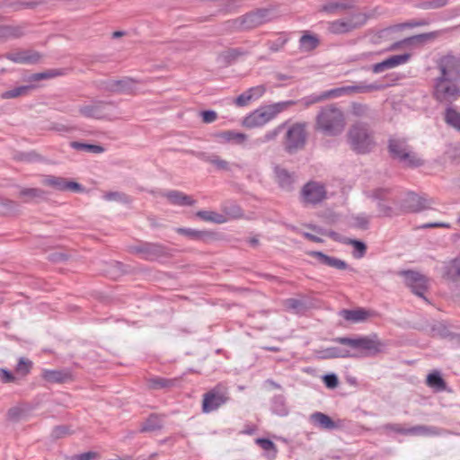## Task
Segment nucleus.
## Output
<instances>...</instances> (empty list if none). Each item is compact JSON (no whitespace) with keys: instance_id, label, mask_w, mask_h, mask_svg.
Listing matches in <instances>:
<instances>
[{"instance_id":"1","label":"nucleus","mask_w":460,"mask_h":460,"mask_svg":"<svg viewBox=\"0 0 460 460\" xmlns=\"http://www.w3.org/2000/svg\"><path fill=\"white\" fill-rule=\"evenodd\" d=\"M438 75L433 79L432 95L439 102L452 103L460 96V57L452 51L436 61Z\"/></svg>"},{"instance_id":"2","label":"nucleus","mask_w":460,"mask_h":460,"mask_svg":"<svg viewBox=\"0 0 460 460\" xmlns=\"http://www.w3.org/2000/svg\"><path fill=\"white\" fill-rule=\"evenodd\" d=\"M333 341L345 345L350 349L341 347H329L319 352L320 358L331 359L375 356L380 353L384 348V343L378 340L376 334L357 338L337 337L333 339Z\"/></svg>"},{"instance_id":"3","label":"nucleus","mask_w":460,"mask_h":460,"mask_svg":"<svg viewBox=\"0 0 460 460\" xmlns=\"http://www.w3.org/2000/svg\"><path fill=\"white\" fill-rule=\"evenodd\" d=\"M344 112L336 104H328L320 109L314 123V129L327 137H338L346 128Z\"/></svg>"},{"instance_id":"4","label":"nucleus","mask_w":460,"mask_h":460,"mask_svg":"<svg viewBox=\"0 0 460 460\" xmlns=\"http://www.w3.org/2000/svg\"><path fill=\"white\" fill-rule=\"evenodd\" d=\"M387 151L390 157L402 164V167L418 168L424 164V160L418 155L405 137H389Z\"/></svg>"},{"instance_id":"5","label":"nucleus","mask_w":460,"mask_h":460,"mask_svg":"<svg viewBox=\"0 0 460 460\" xmlns=\"http://www.w3.org/2000/svg\"><path fill=\"white\" fill-rule=\"evenodd\" d=\"M350 149L358 155H367L376 146L375 132L367 123L358 121L350 126L347 133Z\"/></svg>"},{"instance_id":"6","label":"nucleus","mask_w":460,"mask_h":460,"mask_svg":"<svg viewBox=\"0 0 460 460\" xmlns=\"http://www.w3.org/2000/svg\"><path fill=\"white\" fill-rule=\"evenodd\" d=\"M385 88V84L374 83L370 84H366L360 83L356 85H347L341 86L334 89H331L328 91H324L320 94H312L310 96L305 97L303 101L305 106H310L312 104L323 102L331 98H337L342 95H348L352 93H370L374 91H380Z\"/></svg>"},{"instance_id":"7","label":"nucleus","mask_w":460,"mask_h":460,"mask_svg":"<svg viewBox=\"0 0 460 460\" xmlns=\"http://www.w3.org/2000/svg\"><path fill=\"white\" fill-rule=\"evenodd\" d=\"M286 132L282 139V146L288 155H295L305 149L307 140V123L296 122L286 127Z\"/></svg>"},{"instance_id":"8","label":"nucleus","mask_w":460,"mask_h":460,"mask_svg":"<svg viewBox=\"0 0 460 460\" xmlns=\"http://www.w3.org/2000/svg\"><path fill=\"white\" fill-rule=\"evenodd\" d=\"M115 102L112 101L93 100L79 107L78 112L87 119L100 120H113L117 117L114 114Z\"/></svg>"},{"instance_id":"9","label":"nucleus","mask_w":460,"mask_h":460,"mask_svg":"<svg viewBox=\"0 0 460 460\" xmlns=\"http://www.w3.org/2000/svg\"><path fill=\"white\" fill-rule=\"evenodd\" d=\"M368 20L364 13H355L348 17L340 18L327 22V31L331 34H349L363 27Z\"/></svg>"},{"instance_id":"10","label":"nucleus","mask_w":460,"mask_h":460,"mask_svg":"<svg viewBox=\"0 0 460 460\" xmlns=\"http://www.w3.org/2000/svg\"><path fill=\"white\" fill-rule=\"evenodd\" d=\"M128 252L140 255L142 259L149 261L171 256V249L160 243L139 242L129 246Z\"/></svg>"},{"instance_id":"11","label":"nucleus","mask_w":460,"mask_h":460,"mask_svg":"<svg viewBox=\"0 0 460 460\" xmlns=\"http://www.w3.org/2000/svg\"><path fill=\"white\" fill-rule=\"evenodd\" d=\"M229 400L227 388L222 384L217 385L203 394L202 411L212 412L224 405Z\"/></svg>"},{"instance_id":"12","label":"nucleus","mask_w":460,"mask_h":460,"mask_svg":"<svg viewBox=\"0 0 460 460\" xmlns=\"http://www.w3.org/2000/svg\"><path fill=\"white\" fill-rule=\"evenodd\" d=\"M381 429L385 432H394L402 435H423V436H439L443 430L435 426L417 425L411 428H403L398 423H387L381 427Z\"/></svg>"},{"instance_id":"13","label":"nucleus","mask_w":460,"mask_h":460,"mask_svg":"<svg viewBox=\"0 0 460 460\" xmlns=\"http://www.w3.org/2000/svg\"><path fill=\"white\" fill-rule=\"evenodd\" d=\"M325 186L318 181L306 182L300 192L301 202L305 205H317L326 199Z\"/></svg>"},{"instance_id":"14","label":"nucleus","mask_w":460,"mask_h":460,"mask_svg":"<svg viewBox=\"0 0 460 460\" xmlns=\"http://www.w3.org/2000/svg\"><path fill=\"white\" fill-rule=\"evenodd\" d=\"M41 183L42 185L49 187L57 191H84V187L80 183L61 176L51 174L43 175Z\"/></svg>"},{"instance_id":"15","label":"nucleus","mask_w":460,"mask_h":460,"mask_svg":"<svg viewBox=\"0 0 460 460\" xmlns=\"http://www.w3.org/2000/svg\"><path fill=\"white\" fill-rule=\"evenodd\" d=\"M432 203V199H428L425 196H420L414 192H409L399 204L400 214L418 213L430 208V205Z\"/></svg>"},{"instance_id":"16","label":"nucleus","mask_w":460,"mask_h":460,"mask_svg":"<svg viewBox=\"0 0 460 460\" xmlns=\"http://www.w3.org/2000/svg\"><path fill=\"white\" fill-rule=\"evenodd\" d=\"M405 278V283L413 294L427 300L424 294L428 289L426 278L413 270H404L401 273Z\"/></svg>"},{"instance_id":"17","label":"nucleus","mask_w":460,"mask_h":460,"mask_svg":"<svg viewBox=\"0 0 460 460\" xmlns=\"http://www.w3.org/2000/svg\"><path fill=\"white\" fill-rule=\"evenodd\" d=\"M270 11L268 9H256L249 12L242 17L243 28L244 31L252 30L259 27L270 20Z\"/></svg>"},{"instance_id":"18","label":"nucleus","mask_w":460,"mask_h":460,"mask_svg":"<svg viewBox=\"0 0 460 460\" xmlns=\"http://www.w3.org/2000/svg\"><path fill=\"white\" fill-rule=\"evenodd\" d=\"M274 111L269 106L255 110L243 119V125L247 128L261 127L274 119Z\"/></svg>"},{"instance_id":"19","label":"nucleus","mask_w":460,"mask_h":460,"mask_svg":"<svg viewBox=\"0 0 460 460\" xmlns=\"http://www.w3.org/2000/svg\"><path fill=\"white\" fill-rule=\"evenodd\" d=\"M185 153L195 155L200 160L214 165L218 171L230 172L232 167L240 168L239 164H230L226 160L222 159L220 156L215 154L208 155L204 152H195L193 150H186Z\"/></svg>"},{"instance_id":"20","label":"nucleus","mask_w":460,"mask_h":460,"mask_svg":"<svg viewBox=\"0 0 460 460\" xmlns=\"http://www.w3.org/2000/svg\"><path fill=\"white\" fill-rule=\"evenodd\" d=\"M5 58L14 63L19 64H37L41 58L42 55L36 50H20L15 52H8Z\"/></svg>"},{"instance_id":"21","label":"nucleus","mask_w":460,"mask_h":460,"mask_svg":"<svg viewBox=\"0 0 460 460\" xmlns=\"http://www.w3.org/2000/svg\"><path fill=\"white\" fill-rule=\"evenodd\" d=\"M355 7L356 2L354 0H326L319 11L328 14H335Z\"/></svg>"},{"instance_id":"22","label":"nucleus","mask_w":460,"mask_h":460,"mask_svg":"<svg viewBox=\"0 0 460 460\" xmlns=\"http://www.w3.org/2000/svg\"><path fill=\"white\" fill-rule=\"evenodd\" d=\"M308 254L315 259L323 265H327L329 267L340 270H345L349 269L348 263L336 257L329 256L323 252L319 251H312L309 252Z\"/></svg>"},{"instance_id":"23","label":"nucleus","mask_w":460,"mask_h":460,"mask_svg":"<svg viewBox=\"0 0 460 460\" xmlns=\"http://www.w3.org/2000/svg\"><path fill=\"white\" fill-rule=\"evenodd\" d=\"M181 378H165L161 376H152L146 379V385L150 390H168L179 386Z\"/></svg>"},{"instance_id":"24","label":"nucleus","mask_w":460,"mask_h":460,"mask_svg":"<svg viewBox=\"0 0 460 460\" xmlns=\"http://www.w3.org/2000/svg\"><path fill=\"white\" fill-rule=\"evenodd\" d=\"M45 381L51 384H65L73 380L72 373L66 369L48 370L42 373Z\"/></svg>"},{"instance_id":"25","label":"nucleus","mask_w":460,"mask_h":460,"mask_svg":"<svg viewBox=\"0 0 460 460\" xmlns=\"http://www.w3.org/2000/svg\"><path fill=\"white\" fill-rule=\"evenodd\" d=\"M442 277L452 282L460 280V258H455L445 262L442 270Z\"/></svg>"},{"instance_id":"26","label":"nucleus","mask_w":460,"mask_h":460,"mask_svg":"<svg viewBox=\"0 0 460 460\" xmlns=\"http://www.w3.org/2000/svg\"><path fill=\"white\" fill-rule=\"evenodd\" d=\"M27 23L19 25L0 24V39H18L25 35Z\"/></svg>"},{"instance_id":"27","label":"nucleus","mask_w":460,"mask_h":460,"mask_svg":"<svg viewBox=\"0 0 460 460\" xmlns=\"http://www.w3.org/2000/svg\"><path fill=\"white\" fill-rule=\"evenodd\" d=\"M176 232L181 235L189 237L191 240L198 241H208V239H214L216 234L212 231L208 230H196L192 228L179 227Z\"/></svg>"},{"instance_id":"28","label":"nucleus","mask_w":460,"mask_h":460,"mask_svg":"<svg viewBox=\"0 0 460 460\" xmlns=\"http://www.w3.org/2000/svg\"><path fill=\"white\" fill-rule=\"evenodd\" d=\"M164 196L168 199V201L172 205L177 206H193L195 204V199H193L190 196L186 195L185 193L180 190H170L164 194Z\"/></svg>"},{"instance_id":"29","label":"nucleus","mask_w":460,"mask_h":460,"mask_svg":"<svg viewBox=\"0 0 460 460\" xmlns=\"http://www.w3.org/2000/svg\"><path fill=\"white\" fill-rule=\"evenodd\" d=\"M277 182L279 187L285 190H291L295 181L294 175L285 168L276 166L274 168Z\"/></svg>"},{"instance_id":"30","label":"nucleus","mask_w":460,"mask_h":460,"mask_svg":"<svg viewBox=\"0 0 460 460\" xmlns=\"http://www.w3.org/2000/svg\"><path fill=\"white\" fill-rule=\"evenodd\" d=\"M311 420L322 429L333 430L340 426L327 414L316 411L311 415Z\"/></svg>"},{"instance_id":"31","label":"nucleus","mask_w":460,"mask_h":460,"mask_svg":"<svg viewBox=\"0 0 460 460\" xmlns=\"http://www.w3.org/2000/svg\"><path fill=\"white\" fill-rule=\"evenodd\" d=\"M47 191L40 188H22L19 197L24 199V202L40 201L47 199Z\"/></svg>"},{"instance_id":"32","label":"nucleus","mask_w":460,"mask_h":460,"mask_svg":"<svg viewBox=\"0 0 460 460\" xmlns=\"http://www.w3.org/2000/svg\"><path fill=\"white\" fill-rule=\"evenodd\" d=\"M248 54V51L244 50L242 48H231L227 49L225 51H222L218 55V59L225 65L229 66L234 61H236L239 58L243 57Z\"/></svg>"},{"instance_id":"33","label":"nucleus","mask_w":460,"mask_h":460,"mask_svg":"<svg viewBox=\"0 0 460 460\" xmlns=\"http://www.w3.org/2000/svg\"><path fill=\"white\" fill-rule=\"evenodd\" d=\"M437 36H438L437 31L414 35V36L406 38L402 41L394 43L393 49L399 47L401 44H407V45L423 44V43H426L427 41L436 39Z\"/></svg>"},{"instance_id":"34","label":"nucleus","mask_w":460,"mask_h":460,"mask_svg":"<svg viewBox=\"0 0 460 460\" xmlns=\"http://www.w3.org/2000/svg\"><path fill=\"white\" fill-rule=\"evenodd\" d=\"M340 315L348 322L358 323L365 321L369 316V312L363 308L354 310L343 309L340 312Z\"/></svg>"},{"instance_id":"35","label":"nucleus","mask_w":460,"mask_h":460,"mask_svg":"<svg viewBox=\"0 0 460 460\" xmlns=\"http://www.w3.org/2000/svg\"><path fill=\"white\" fill-rule=\"evenodd\" d=\"M378 217H393L400 215L399 202L396 199V203L393 202H378L376 203Z\"/></svg>"},{"instance_id":"36","label":"nucleus","mask_w":460,"mask_h":460,"mask_svg":"<svg viewBox=\"0 0 460 460\" xmlns=\"http://www.w3.org/2000/svg\"><path fill=\"white\" fill-rule=\"evenodd\" d=\"M393 190L390 188H377L372 190L370 198L378 202H393L396 203V199L392 196Z\"/></svg>"},{"instance_id":"37","label":"nucleus","mask_w":460,"mask_h":460,"mask_svg":"<svg viewBox=\"0 0 460 460\" xmlns=\"http://www.w3.org/2000/svg\"><path fill=\"white\" fill-rule=\"evenodd\" d=\"M216 137L222 143H228L231 141L243 143L246 139V135L233 130H226L217 133Z\"/></svg>"},{"instance_id":"38","label":"nucleus","mask_w":460,"mask_h":460,"mask_svg":"<svg viewBox=\"0 0 460 460\" xmlns=\"http://www.w3.org/2000/svg\"><path fill=\"white\" fill-rule=\"evenodd\" d=\"M222 210L226 218L227 217L230 218H240L243 215L241 207L236 202L231 200L223 203Z\"/></svg>"},{"instance_id":"39","label":"nucleus","mask_w":460,"mask_h":460,"mask_svg":"<svg viewBox=\"0 0 460 460\" xmlns=\"http://www.w3.org/2000/svg\"><path fill=\"white\" fill-rule=\"evenodd\" d=\"M137 84V81L131 77H123L122 79L116 80L117 93H133Z\"/></svg>"},{"instance_id":"40","label":"nucleus","mask_w":460,"mask_h":460,"mask_svg":"<svg viewBox=\"0 0 460 460\" xmlns=\"http://www.w3.org/2000/svg\"><path fill=\"white\" fill-rule=\"evenodd\" d=\"M196 217L207 221L213 222L216 224H223L227 221V218L223 214L217 213L215 211L199 210L196 213Z\"/></svg>"},{"instance_id":"41","label":"nucleus","mask_w":460,"mask_h":460,"mask_svg":"<svg viewBox=\"0 0 460 460\" xmlns=\"http://www.w3.org/2000/svg\"><path fill=\"white\" fill-rule=\"evenodd\" d=\"M70 146L75 150L85 151L93 154H102L105 151L104 147L100 145L82 143L78 141L71 142Z\"/></svg>"},{"instance_id":"42","label":"nucleus","mask_w":460,"mask_h":460,"mask_svg":"<svg viewBox=\"0 0 460 460\" xmlns=\"http://www.w3.org/2000/svg\"><path fill=\"white\" fill-rule=\"evenodd\" d=\"M163 428L162 420L156 414H151L140 428V432L159 430Z\"/></svg>"},{"instance_id":"43","label":"nucleus","mask_w":460,"mask_h":460,"mask_svg":"<svg viewBox=\"0 0 460 460\" xmlns=\"http://www.w3.org/2000/svg\"><path fill=\"white\" fill-rule=\"evenodd\" d=\"M4 5L13 12H18L23 9H34L39 5V3L36 1L10 0Z\"/></svg>"},{"instance_id":"44","label":"nucleus","mask_w":460,"mask_h":460,"mask_svg":"<svg viewBox=\"0 0 460 460\" xmlns=\"http://www.w3.org/2000/svg\"><path fill=\"white\" fill-rule=\"evenodd\" d=\"M342 243L353 246V256L355 258L360 259L365 256L367 252V245L364 242L357 239L344 238Z\"/></svg>"},{"instance_id":"45","label":"nucleus","mask_w":460,"mask_h":460,"mask_svg":"<svg viewBox=\"0 0 460 460\" xmlns=\"http://www.w3.org/2000/svg\"><path fill=\"white\" fill-rule=\"evenodd\" d=\"M445 121L447 125L460 132V112L452 107H448L445 111Z\"/></svg>"},{"instance_id":"46","label":"nucleus","mask_w":460,"mask_h":460,"mask_svg":"<svg viewBox=\"0 0 460 460\" xmlns=\"http://www.w3.org/2000/svg\"><path fill=\"white\" fill-rule=\"evenodd\" d=\"M271 410L274 413L279 416H286L288 413V409L286 405V400L283 395H276L271 401Z\"/></svg>"},{"instance_id":"47","label":"nucleus","mask_w":460,"mask_h":460,"mask_svg":"<svg viewBox=\"0 0 460 460\" xmlns=\"http://www.w3.org/2000/svg\"><path fill=\"white\" fill-rule=\"evenodd\" d=\"M287 127V122L279 124L275 128L266 132L262 137L257 138L256 142L258 144H265L270 141H274L280 133L283 132V130Z\"/></svg>"},{"instance_id":"48","label":"nucleus","mask_w":460,"mask_h":460,"mask_svg":"<svg viewBox=\"0 0 460 460\" xmlns=\"http://www.w3.org/2000/svg\"><path fill=\"white\" fill-rule=\"evenodd\" d=\"M427 385L437 391H444L447 387L445 380L438 372H433L427 376Z\"/></svg>"},{"instance_id":"49","label":"nucleus","mask_w":460,"mask_h":460,"mask_svg":"<svg viewBox=\"0 0 460 460\" xmlns=\"http://www.w3.org/2000/svg\"><path fill=\"white\" fill-rule=\"evenodd\" d=\"M64 75L63 69H49L44 72L35 73L30 75L29 80L37 82L60 76Z\"/></svg>"},{"instance_id":"50","label":"nucleus","mask_w":460,"mask_h":460,"mask_svg":"<svg viewBox=\"0 0 460 460\" xmlns=\"http://www.w3.org/2000/svg\"><path fill=\"white\" fill-rule=\"evenodd\" d=\"M33 89V85H22L4 92L1 94L3 99H13L19 96L27 95Z\"/></svg>"},{"instance_id":"51","label":"nucleus","mask_w":460,"mask_h":460,"mask_svg":"<svg viewBox=\"0 0 460 460\" xmlns=\"http://www.w3.org/2000/svg\"><path fill=\"white\" fill-rule=\"evenodd\" d=\"M299 43L302 49L306 51H310L317 48L319 45V40L314 35L305 34L300 38Z\"/></svg>"},{"instance_id":"52","label":"nucleus","mask_w":460,"mask_h":460,"mask_svg":"<svg viewBox=\"0 0 460 460\" xmlns=\"http://www.w3.org/2000/svg\"><path fill=\"white\" fill-rule=\"evenodd\" d=\"M103 198L107 201H117L123 204H129L132 201L131 198L128 194L119 191L106 192L103 195Z\"/></svg>"},{"instance_id":"53","label":"nucleus","mask_w":460,"mask_h":460,"mask_svg":"<svg viewBox=\"0 0 460 460\" xmlns=\"http://www.w3.org/2000/svg\"><path fill=\"white\" fill-rule=\"evenodd\" d=\"M19 204L12 199L0 198V214L9 215L18 210Z\"/></svg>"},{"instance_id":"54","label":"nucleus","mask_w":460,"mask_h":460,"mask_svg":"<svg viewBox=\"0 0 460 460\" xmlns=\"http://www.w3.org/2000/svg\"><path fill=\"white\" fill-rule=\"evenodd\" d=\"M242 22L243 21L241 16L237 17L236 19L228 20L224 22V31L226 32L244 31Z\"/></svg>"},{"instance_id":"55","label":"nucleus","mask_w":460,"mask_h":460,"mask_svg":"<svg viewBox=\"0 0 460 460\" xmlns=\"http://www.w3.org/2000/svg\"><path fill=\"white\" fill-rule=\"evenodd\" d=\"M369 106L365 103L353 102L351 105V113L356 117H368Z\"/></svg>"},{"instance_id":"56","label":"nucleus","mask_w":460,"mask_h":460,"mask_svg":"<svg viewBox=\"0 0 460 460\" xmlns=\"http://www.w3.org/2000/svg\"><path fill=\"white\" fill-rule=\"evenodd\" d=\"M448 0H427L419 4V8L429 10V9H438L447 4Z\"/></svg>"},{"instance_id":"57","label":"nucleus","mask_w":460,"mask_h":460,"mask_svg":"<svg viewBox=\"0 0 460 460\" xmlns=\"http://www.w3.org/2000/svg\"><path fill=\"white\" fill-rule=\"evenodd\" d=\"M32 367V362L27 358H21L17 366H16V372L18 374H21L22 376H26L30 373L31 368Z\"/></svg>"},{"instance_id":"58","label":"nucleus","mask_w":460,"mask_h":460,"mask_svg":"<svg viewBox=\"0 0 460 460\" xmlns=\"http://www.w3.org/2000/svg\"><path fill=\"white\" fill-rule=\"evenodd\" d=\"M285 305L288 309L292 310L294 312H300L305 308V303L296 298H288L285 301Z\"/></svg>"},{"instance_id":"59","label":"nucleus","mask_w":460,"mask_h":460,"mask_svg":"<svg viewBox=\"0 0 460 460\" xmlns=\"http://www.w3.org/2000/svg\"><path fill=\"white\" fill-rule=\"evenodd\" d=\"M255 443L259 445L265 451H272L274 456L278 452L277 446L269 438H259L255 440Z\"/></svg>"},{"instance_id":"60","label":"nucleus","mask_w":460,"mask_h":460,"mask_svg":"<svg viewBox=\"0 0 460 460\" xmlns=\"http://www.w3.org/2000/svg\"><path fill=\"white\" fill-rule=\"evenodd\" d=\"M288 40V39L287 37H279L276 40L268 41L267 45L271 52H278L284 47Z\"/></svg>"},{"instance_id":"61","label":"nucleus","mask_w":460,"mask_h":460,"mask_svg":"<svg viewBox=\"0 0 460 460\" xmlns=\"http://www.w3.org/2000/svg\"><path fill=\"white\" fill-rule=\"evenodd\" d=\"M410 56L408 54L402 55H394L387 58L390 67H394L398 65L405 63L409 59Z\"/></svg>"},{"instance_id":"62","label":"nucleus","mask_w":460,"mask_h":460,"mask_svg":"<svg viewBox=\"0 0 460 460\" xmlns=\"http://www.w3.org/2000/svg\"><path fill=\"white\" fill-rule=\"evenodd\" d=\"M265 91V86L263 84H261L254 87H251L246 92L248 93L249 95L252 96V100H257L264 94Z\"/></svg>"},{"instance_id":"63","label":"nucleus","mask_w":460,"mask_h":460,"mask_svg":"<svg viewBox=\"0 0 460 460\" xmlns=\"http://www.w3.org/2000/svg\"><path fill=\"white\" fill-rule=\"evenodd\" d=\"M323 379L324 385L328 388L333 389L336 388L339 385L338 376L333 373L325 375Z\"/></svg>"},{"instance_id":"64","label":"nucleus","mask_w":460,"mask_h":460,"mask_svg":"<svg viewBox=\"0 0 460 460\" xmlns=\"http://www.w3.org/2000/svg\"><path fill=\"white\" fill-rule=\"evenodd\" d=\"M69 434L68 427L65 425L56 426L51 432V437L55 439L64 438Z\"/></svg>"}]
</instances>
